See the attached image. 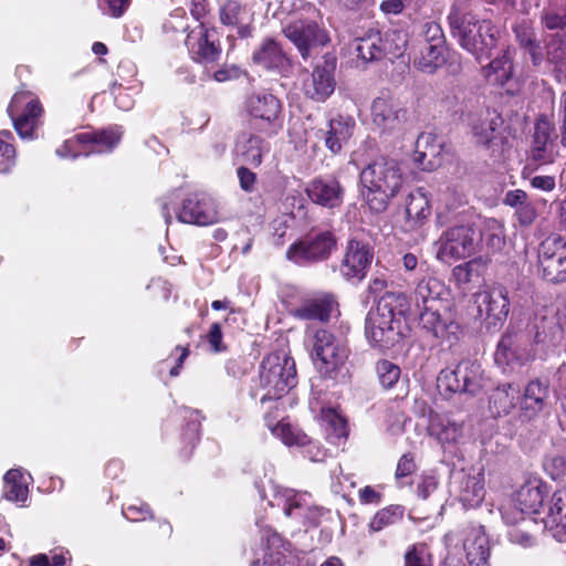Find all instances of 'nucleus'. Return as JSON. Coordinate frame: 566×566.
Segmentation results:
<instances>
[{"mask_svg": "<svg viewBox=\"0 0 566 566\" xmlns=\"http://www.w3.org/2000/svg\"><path fill=\"white\" fill-rule=\"evenodd\" d=\"M447 45L410 43L408 55L416 70L434 74L447 62Z\"/></svg>", "mask_w": 566, "mask_h": 566, "instance_id": "bb28decb", "label": "nucleus"}, {"mask_svg": "<svg viewBox=\"0 0 566 566\" xmlns=\"http://www.w3.org/2000/svg\"><path fill=\"white\" fill-rule=\"evenodd\" d=\"M310 356L323 379L335 380L348 360L347 342L326 328H318L308 340Z\"/></svg>", "mask_w": 566, "mask_h": 566, "instance_id": "423d86ee", "label": "nucleus"}, {"mask_svg": "<svg viewBox=\"0 0 566 566\" xmlns=\"http://www.w3.org/2000/svg\"><path fill=\"white\" fill-rule=\"evenodd\" d=\"M265 426L282 442L289 447H307L310 451L315 448L319 453V447L301 429L292 427L289 422H276V417H272L271 412L264 416Z\"/></svg>", "mask_w": 566, "mask_h": 566, "instance_id": "473e14b6", "label": "nucleus"}, {"mask_svg": "<svg viewBox=\"0 0 566 566\" xmlns=\"http://www.w3.org/2000/svg\"><path fill=\"white\" fill-rule=\"evenodd\" d=\"M354 128L355 120L353 118L337 115L327 122L325 128L317 130L316 137L324 143V146L333 156H337L352 138Z\"/></svg>", "mask_w": 566, "mask_h": 566, "instance_id": "b1692460", "label": "nucleus"}, {"mask_svg": "<svg viewBox=\"0 0 566 566\" xmlns=\"http://www.w3.org/2000/svg\"><path fill=\"white\" fill-rule=\"evenodd\" d=\"M198 28L199 35L190 43L189 54L193 62L207 67L219 62L222 46L216 28H208L203 22Z\"/></svg>", "mask_w": 566, "mask_h": 566, "instance_id": "412c9836", "label": "nucleus"}, {"mask_svg": "<svg viewBox=\"0 0 566 566\" xmlns=\"http://www.w3.org/2000/svg\"><path fill=\"white\" fill-rule=\"evenodd\" d=\"M322 419L327 426L329 436L336 439H346L348 437L347 419L338 413L336 409H323Z\"/></svg>", "mask_w": 566, "mask_h": 566, "instance_id": "603ef678", "label": "nucleus"}, {"mask_svg": "<svg viewBox=\"0 0 566 566\" xmlns=\"http://www.w3.org/2000/svg\"><path fill=\"white\" fill-rule=\"evenodd\" d=\"M534 139L545 140L554 144L557 138L556 127L554 120L545 114L539 115L534 124Z\"/></svg>", "mask_w": 566, "mask_h": 566, "instance_id": "6e6d98bb", "label": "nucleus"}, {"mask_svg": "<svg viewBox=\"0 0 566 566\" xmlns=\"http://www.w3.org/2000/svg\"><path fill=\"white\" fill-rule=\"evenodd\" d=\"M360 181L367 189L366 202L369 209L380 213L400 191L403 175L396 159L378 156L361 170Z\"/></svg>", "mask_w": 566, "mask_h": 566, "instance_id": "f03ea898", "label": "nucleus"}, {"mask_svg": "<svg viewBox=\"0 0 566 566\" xmlns=\"http://www.w3.org/2000/svg\"><path fill=\"white\" fill-rule=\"evenodd\" d=\"M417 470L416 455L412 452H406L398 460L395 478L397 481H401L411 476Z\"/></svg>", "mask_w": 566, "mask_h": 566, "instance_id": "052dcab7", "label": "nucleus"}, {"mask_svg": "<svg viewBox=\"0 0 566 566\" xmlns=\"http://www.w3.org/2000/svg\"><path fill=\"white\" fill-rule=\"evenodd\" d=\"M264 137L265 136L253 132L241 145V158L252 168L260 167L263 163L264 155L270 150V146Z\"/></svg>", "mask_w": 566, "mask_h": 566, "instance_id": "a19ab883", "label": "nucleus"}, {"mask_svg": "<svg viewBox=\"0 0 566 566\" xmlns=\"http://www.w3.org/2000/svg\"><path fill=\"white\" fill-rule=\"evenodd\" d=\"M520 389L512 382L499 385L491 394L489 407L494 417L507 416L516 407Z\"/></svg>", "mask_w": 566, "mask_h": 566, "instance_id": "f704fd0d", "label": "nucleus"}, {"mask_svg": "<svg viewBox=\"0 0 566 566\" xmlns=\"http://www.w3.org/2000/svg\"><path fill=\"white\" fill-rule=\"evenodd\" d=\"M317 15V9L308 4L303 12L294 13L282 30L305 61L311 56L313 50L329 42L327 31L316 20Z\"/></svg>", "mask_w": 566, "mask_h": 566, "instance_id": "0eeeda50", "label": "nucleus"}, {"mask_svg": "<svg viewBox=\"0 0 566 566\" xmlns=\"http://www.w3.org/2000/svg\"><path fill=\"white\" fill-rule=\"evenodd\" d=\"M336 60H325L317 64L302 82L303 94L317 103L325 102L335 91Z\"/></svg>", "mask_w": 566, "mask_h": 566, "instance_id": "dca6fc26", "label": "nucleus"}, {"mask_svg": "<svg viewBox=\"0 0 566 566\" xmlns=\"http://www.w3.org/2000/svg\"><path fill=\"white\" fill-rule=\"evenodd\" d=\"M547 495L548 486L546 483L539 480L527 481L516 491L514 503L522 513L536 514Z\"/></svg>", "mask_w": 566, "mask_h": 566, "instance_id": "c756f323", "label": "nucleus"}, {"mask_svg": "<svg viewBox=\"0 0 566 566\" xmlns=\"http://www.w3.org/2000/svg\"><path fill=\"white\" fill-rule=\"evenodd\" d=\"M381 33L379 31H371L356 40L355 51L364 63L379 61L384 59L385 49H381Z\"/></svg>", "mask_w": 566, "mask_h": 566, "instance_id": "37998d69", "label": "nucleus"}, {"mask_svg": "<svg viewBox=\"0 0 566 566\" xmlns=\"http://www.w3.org/2000/svg\"><path fill=\"white\" fill-rule=\"evenodd\" d=\"M307 505L304 494L294 493L286 497L284 514L289 517H298Z\"/></svg>", "mask_w": 566, "mask_h": 566, "instance_id": "69168bd1", "label": "nucleus"}, {"mask_svg": "<svg viewBox=\"0 0 566 566\" xmlns=\"http://www.w3.org/2000/svg\"><path fill=\"white\" fill-rule=\"evenodd\" d=\"M448 22L451 35L479 63L491 57L500 36L499 28L491 20H478L472 13L452 7Z\"/></svg>", "mask_w": 566, "mask_h": 566, "instance_id": "f257e3e1", "label": "nucleus"}, {"mask_svg": "<svg viewBox=\"0 0 566 566\" xmlns=\"http://www.w3.org/2000/svg\"><path fill=\"white\" fill-rule=\"evenodd\" d=\"M254 64L281 74L287 72L291 66V60L284 52L282 45L272 38L264 39L252 53Z\"/></svg>", "mask_w": 566, "mask_h": 566, "instance_id": "c85d7f7f", "label": "nucleus"}, {"mask_svg": "<svg viewBox=\"0 0 566 566\" xmlns=\"http://www.w3.org/2000/svg\"><path fill=\"white\" fill-rule=\"evenodd\" d=\"M185 418L187 422L180 436L182 443L180 452L184 458L188 459L191 457L196 446L200 441L201 421L205 417L200 411L189 409L187 410V416Z\"/></svg>", "mask_w": 566, "mask_h": 566, "instance_id": "4c0bfd02", "label": "nucleus"}, {"mask_svg": "<svg viewBox=\"0 0 566 566\" xmlns=\"http://www.w3.org/2000/svg\"><path fill=\"white\" fill-rule=\"evenodd\" d=\"M305 192L313 203L335 209L343 205L345 189L335 177H316L308 182Z\"/></svg>", "mask_w": 566, "mask_h": 566, "instance_id": "4be33fe9", "label": "nucleus"}, {"mask_svg": "<svg viewBox=\"0 0 566 566\" xmlns=\"http://www.w3.org/2000/svg\"><path fill=\"white\" fill-rule=\"evenodd\" d=\"M339 302L334 292L318 291L304 298L295 308L294 316L303 321L328 323L333 316L339 315Z\"/></svg>", "mask_w": 566, "mask_h": 566, "instance_id": "a211bd4d", "label": "nucleus"}, {"mask_svg": "<svg viewBox=\"0 0 566 566\" xmlns=\"http://www.w3.org/2000/svg\"><path fill=\"white\" fill-rule=\"evenodd\" d=\"M13 128L21 139L33 140L43 125L44 108L40 98L29 90L13 94L7 107Z\"/></svg>", "mask_w": 566, "mask_h": 566, "instance_id": "1a4fd4ad", "label": "nucleus"}, {"mask_svg": "<svg viewBox=\"0 0 566 566\" xmlns=\"http://www.w3.org/2000/svg\"><path fill=\"white\" fill-rule=\"evenodd\" d=\"M124 516L132 522H142L153 517V512L148 504H128L123 507Z\"/></svg>", "mask_w": 566, "mask_h": 566, "instance_id": "e2e57ef3", "label": "nucleus"}, {"mask_svg": "<svg viewBox=\"0 0 566 566\" xmlns=\"http://www.w3.org/2000/svg\"><path fill=\"white\" fill-rule=\"evenodd\" d=\"M3 497L10 502L24 503L29 490L22 472L18 469L9 470L3 476Z\"/></svg>", "mask_w": 566, "mask_h": 566, "instance_id": "c03bdc74", "label": "nucleus"}, {"mask_svg": "<svg viewBox=\"0 0 566 566\" xmlns=\"http://www.w3.org/2000/svg\"><path fill=\"white\" fill-rule=\"evenodd\" d=\"M375 251L366 240L358 238L348 239L338 270L347 282H361L371 266Z\"/></svg>", "mask_w": 566, "mask_h": 566, "instance_id": "4468645a", "label": "nucleus"}, {"mask_svg": "<svg viewBox=\"0 0 566 566\" xmlns=\"http://www.w3.org/2000/svg\"><path fill=\"white\" fill-rule=\"evenodd\" d=\"M531 154L533 160L541 165L552 164L555 159L554 144L533 138Z\"/></svg>", "mask_w": 566, "mask_h": 566, "instance_id": "4d7b16f0", "label": "nucleus"}, {"mask_svg": "<svg viewBox=\"0 0 566 566\" xmlns=\"http://www.w3.org/2000/svg\"><path fill=\"white\" fill-rule=\"evenodd\" d=\"M337 248V237L333 230L312 229L292 243L286 250V259L300 266L327 261Z\"/></svg>", "mask_w": 566, "mask_h": 566, "instance_id": "9d476101", "label": "nucleus"}, {"mask_svg": "<svg viewBox=\"0 0 566 566\" xmlns=\"http://www.w3.org/2000/svg\"><path fill=\"white\" fill-rule=\"evenodd\" d=\"M218 4L219 21L222 25L237 28L241 39L251 36L253 28L243 23L248 11L241 0H218Z\"/></svg>", "mask_w": 566, "mask_h": 566, "instance_id": "2f4dec72", "label": "nucleus"}, {"mask_svg": "<svg viewBox=\"0 0 566 566\" xmlns=\"http://www.w3.org/2000/svg\"><path fill=\"white\" fill-rule=\"evenodd\" d=\"M427 430L429 436L436 438L441 444L455 443L462 437V424L438 412L429 415Z\"/></svg>", "mask_w": 566, "mask_h": 566, "instance_id": "72a5a7b5", "label": "nucleus"}, {"mask_svg": "<svg viewBox=\"0 0 566 566\" xmlns=\"http://www.w3.org/2000/svg\"><path fill=\"white\" fill-rule=\"evenodd\" d=\"M406 219L411 229L423 224L431 214V206L428 197L420 190L411 192L406 199Z\"/></svg>", "mask_w": 566, "mask_h": 566, "instance_id": "58836bf2", "label": "nucleus"}, {"mask_svg": "<svg viewBox=\"0 0 566 566\" xmlns=\"http://www.w3.org/2000/svg\"><path fill=\"white\" fill-rule=\"evenodd\" d=\"M411 43L447 45L443 30L441 25L436 21H427L421 24L419 31L411 40Z\"/></svg>", "mask_w": 566, "mask_h": 566, "instance_id": "3c124183", "label": "nucleus"}, {"mask_svg": "<svg viewBox=\"0 0 566 566\" xmlns=\"http://www.w3.org/2000/svg\"><path fill=\"white\" fill-rule=\"evenodd\" d=\"M514 216L521 227H530L535 222L538 214L535 206L527 201L515 210Z\"/></svg>", "mask_w": 566, "mask_h": 566, "instance_id": "774afa93", "label": "nucleus"}, {"mask_svg": "<svg viewBox=\"0 0 566 566\" xmlns=\"http://www.w3.org/2000/svg\"><path fill=\"white\" fill-rule=\"evenodd\" d=\"M371 118L382 132H392L406 122L407 109L392 96L381 95L371 104Z\"/></svg>", "mask_w": 566, "mask_h": 566, "instance_id": "aec40b11", "label": "nucleus"}, {"mask_svg": "<svg viewBox=\"0 0 566 566\" xmlns=\"http://www.w3.org/2000/svg\"><path fill=\"white\" fill-rule=\"evenodd\" d=\"M533 342L544 348H556L565 339L566 311H556L535 318Z\"/></svg>", "mask_w": 566, "mask_h": 566, "instance_id": "6ab92c4d", "label": "nucleus"}, {"mask_svg": "<svg viewBox=\"0 0 566 566\" xmlns=\"http://www.w3.org/2000/svg\"><path fill=\"white\" fill-rule=\"evenodd\" d=\"M419 325L440 344H448L449 347L457 345L463 335L454 301L436 303L421 310Z\"/></svg>", "mask_w": 566, "mask_h": 566, "instance_id": "6e6552de", "label": "nucleus"}, {"mask_svg": "<svg viewBox=\"0 0 566 566\" xmlns=\"http://www.w3.org/2000/svg\"><path fill=\"white\" fill-rule=\"evenodd\" d=\"M379 312H385L394 318L403 316L410 308L408 296L402 292H385L377 302Z\"/></svg>", "mask_w": 566, "mask_h": 566, "instance_id": "49530a36", "label": "nucleus"}, {"mask_svg": "<svg viewBox=\"0 0 566 566\" xmlns=\"http://www.w3.org/2000/svg\"><path fill=\"white\" fill-rule=\"evenodd\" d=\"M405 512V506L400 504H390L378 510L367 524L368 535L373 536L387 527L400 523L403 520Z\"/></svg>", "mask_w": 566, "mask_h": 566, "instance_id": "ea45409f", "label": "nucleus"}, {"mask_svg": "<svg viewBox=\"0 0 566 566\" xmlns=\"http://www.w3.org/2000/svg\"><path fill=\"white\" fill-rule=\"evenodd\" d=\"M539 22L546 30H564L566 28V0H549L539 14Z\"/></svg>", "mask_w": 566, "mask_h": 566, "instance_id": "a18cd8bd", "label": "nucleus"}, {"mask_svg": "<svg viewBox=\"0 0 566 566\" xmlns=\"http://www.w3.org/2000/svg\"><path fill=\"white\" fill-rule=\"evenodd\" d=\"M512 30L515 41L520 48L531 44V42L537 38L535 29L527 20H523L522 22L514 24Z\"/></svg>", "mask_w": 566, "mask_h": 566, "instance_id": "680f3d73", "label": "nucleus"}, {"mask_svg": "<svg viewBox=\"0 0 566 566\" xmlns=\"http://www.w3.org/2000/svg\"><path fill=\"white\" fill-rule=\"evenodd\" d=\"M14 140L10 130H0V175L10 174L17 165L18 153Z\"/></svg>", "mask_w": 566, "mask_h": 566, "instance_id": "09e8293b", "label": "nucleus"}, {"mask_svg": "<svg viewBox=\"0 0 566 566\" xmlns=\"http://www.w3.org/2000/svg\"><path fill=\"white\" fill-rule=\"evenodd\" d=\"M396 323H399V319L385 312H379L376 307L367 314L365 322L366 337L375 346L387 348L395 342Z\"/></svg>", "mask_w": 566, "mask_h": 566, "instance_id": "393cba45", "label": "nucleus"}, {"mask_svg": "<svg viewBox=\"0 0 566 566\" xmlns=\"http://www.w3.org/2000/svg\"><path fill=\"white\" fill-rule=\"evenodd\" d=\"M482 375L479 364L471 360H461L454 369L446 368L438 376V388L446 395L471 394L482 388Z\"/></svg>", "mask_w": 566, "mask_h": 566, "instance_id": "ddd939ff", "label": "nucleus"}, {"mask_svg": "<svg viewBox=\"0 0 566 566\" xmlns=\"http://www.w3.org/2000/svg\"><path fill=\"white\" fill-rule=\"evenodd\" d=\"M296 385L297 373L292 357L280 352L263 357L259 367V387L264 391L260 398L262 406L282 400Z\"/></svg>", "mask_w": 566, "mask_h": 566, "instance_id": "7ed1b4c3", "label": "nucleus"}, {"mask_svg": "<svg viewBox=\"0 0 566 566\" xmlns=\"http://www.w3.org/2000/svg\"><path fill=\"white\" fill-rule=\"evenodd\" d=\"M403 566H433L432 554L423 543H415L403 554Z\"/></svg>", "mask_w": 566, "mask_h": 566, "instance_id": "864d4df0", "label": "nucleus"}, {"mask_svg": "<svg viewBox=\"0 0 566 566\" xmlns=\"http://www.w3.org/2000/svg\"><path fill=\"white\" fill-rule=\"evenodd\" d=\"M502 124L501 115L490 108L469 115V126L474 143L485 148H490L497 138V129Z\"/></svg>", "mask_w": 566, "mask_h": 566, "instance_id": "a878e982", "label": "nucleus"}, {"mask_svg": "<svg viewBox=\"0 0 566 566\" xmlns=\"http://www.w3.org/2000/svg\"><path fill=\"white\" fill-rule=\"evenodd\" d=\"M381 42L384 50V57H398L402 54L406 41L401 39L400 34L397 32H386L385 35H381Z\"/></svg>", "mask_w": 566, "mask_h": 566, "instance_id": "13d9d810", "label": "nucleus"}, {"mask_svg": "<svg viewBox=\"0 0 566 566\" xmlns=\"http://www.w3.org/2000/svg\"><path fill=\"white\" fill-rule=\"evenodd\" d=\"M210 346V352L213 354L224 353L228 346L223 343V333L221 324L214 322L210 325L209 332L203 337Z\"/></svg>", "mask_w": 566, "mask_h": 566, "instance_id": "bf43d9fd", "label": "nucleus"}, {"mask_svg": "<svg viewBox=\"0 0 566 566\" xmlns=\"http://www.w3.org/2000/svg\"><path fill=\"white\" fill-rule=\"evenodd\" d=\"M545 60L554 65L557 73H566V32L553 33L545 45Z\"/></svg>", "mask_w": 566, "mask_h": 566, "instance_id": "79ce46f5", "label": "nucleus"}, {"mask_svg": "<svg viewBox=\"0 0 566 566\" xmlns=\"http://www.w3.org/2000/svg\"><path fill=\"white\" fill-rule=\"evenodd\" d=\"M467 566H490V545L484 526L468 524L461 530Z\"/></svg>", "mask_w": 566, "mask_h": 566, "instance_id": "5701e85b", "label": "nucleus"}, {"mask_svg": "<svg viewBox=\"0 0 566 566\" xmlns=\"http://www.w3.org/2000/svg\"><path fill=\"white\" fill-rule=\"evenodd\" d=\"M491 263L489 256L479 255L452 269V276L458 285H465L482 279Z\"/></svg>", "mask_w": 566, "mask_h": 566, "instance_id": "e433bc0d", "label": "nucleus"}, {"mask_svg": "<svg viewBox=\"0 0 566 566\" xmlns=\"http://www.w3.org/2000/svg\"><path fill=\"white\" fill-rule=\"evenodd\" d=\"M548 397L549 381L541 378L531 379L521 396V416L526 420L535 419L546 408Z\"/></svg>", "mask_w": 566, "mask_h": 566, "instance_id": "cd10ccee", "label": "nucleus"}, {"mask_svg": "<svg viewBox=\"0 0 566 566\" xmlns=\"http://www.w3.org/2000/svg\"><path fill=\"white\" fill-rule=\"evenodd\" d=\"M479 314L484 317L488 329L499 328L510 312L509 292L503 285L491 286L475 294Z\"/></svg>", "mask_w": 566, "mask_h": 566, "instance_id": "2eb2a0df", "label": "nucleus"}, {"mask_svg": "<svg viewBox=\"0 0 566 566\" xmlns=\"http://www.w3.org/2000/svg\"><path fill=\"white\" fill-rule=\"evenodd\" d=\"M537 268L539 276L549 284L566 282V238L551 234L538 245Z\"/></svg>", "mask_w": 566, "mask_h": 566, "instance_id": "9b49d317", "label": "nucleus"}, {"mask_svg": "<svg viewBox=\"0 0 566 566\" xmlns=\"http://www.w3.org/2000/svg\"><path fill=\"white\" fill-rule=\"evenodd\" d=\"M243 109L253 132L272 138L283 130L284 104L270 90L249 93L244 98Z\"/></svg>", "mask_w": 566, "mask_h": 566, "instance_id": "39448f33", "label": "nucleus"}, {"mask_svg": "<svg viewBox=\"0 0 566 566\" xmlns=\"http://www.w3.org/2000/svg\"><path fill=\"white\" fill-rule=\"evenodd\" d=\"M478 243L476 231L473 226L449 227L439 239L438 256L442 261L467 259L475 253Z\"/></svg>", "mask_w": 566, "mask_h": 566, "instance_id": "f8f14e48", "label": "nucleus"}, {"mask_svg": "<svg viewBox=\"0 0 566 566\" xmlns=\"http://www.w3.org/2000/svg\"><path fill=\"white\" fill-rule=\"evenodd\" d=\"M513 57L510 49L502 51V54L493 59L482 67V75L488 83L496 86H504L513 76Z\"/></svg>", "mask_w": 566, "mask_h": 566, "instance_id": "c9c22d12", "label": "nucleus"}, {"mask_svg": "<svg viewBox=\"0 0 566 566\" xmlns=\"http://www.w3.org/2000/svg\"><path fill=\"white\" fill-rule=\"evenodd\" d=\"M485 489L482 479L473 475H468L463 479L459 499L464 506L475 507L484 499Z\"/></svg>", "mask_w": 566, "mask_h": 566, "instance_id": "de8ad7c7", "label": "nucleus"}, {"mask_svg": "<svg viewBox=\"0 0 566 566\" xmlns=\"http://www.w3.org/2000/svg\"><path fill=\"white\" fill-rule=\"evenodd\" d=\"M513 337L511 335H504L497 344L495 352V361L497 364H511L515 358V353L512 348Z\"/></svg>", "mask_w": 566, "mask_h": 566, "instance_id": "0e129e2a", "label": "nucleus"}, {"mask_svg": "<svg viewBox=\"0 0 566 566\" xmlns=\"http://www.w3.org/2000/svg\"><path fill=\"white\" fill-rule=\"evenodd\" d=\"M124 130L119 125L90 129L76 134L83 156L112 154L120 144Z\"/></svg>", "mask_w": 566, "mask_h": 566, "instance_id": "f3484780", "label": "nucleus"}, {"mask_svg": "<svg viewBox=\"0 0 566 566\" xmlns=\"http://www.w3.org/2000/svg\"><path fill=\"white\" fill-rule=\"evenodd\" d=\"M413 293L417 305L422 310L433 306L436 303L454 301L446 284L434 276L422 277L417 283Z\"/></svg>", "mask_w": 566, "mask_h": 566, "instance_id": "7c9ffc66", "label": "nucleus"}, {"mask_svg": "<svg viewBox=\"0 0 566 566\" xmlns=\"http://www.w3.org/2000/svg\"><path fill=\"white\" fill-rule=\"evenodd\" d=\"M69 552L54 553L50 559L46 554H38L30 558L28 566H66Z\"/></svg>", "mask_w": 566, "mask_h": 566, "instance_id": "338daca9", "label": "nucleus"}, {"mask_svg": "<svg viewBox=\"0 0 566 566\" xmlns=\"http://www.w3.org/2000/svg\"><path fill=\"white\" fill-rule=\"evenodd\" d=\"M179 195L176 190L158 199L161 214L167 224L172 221L170 208L179 222L206 227L219 221V212L211 197L203 192H191L181 199L177 206Z\"/></svg>", "mask_w": 566, "mask_h": 566, "instance_id": "20e7f679", "label": "nucleus"}, {"mask_svg": "<svg viewBox=\"0 0 566 566\" xmlns=\"http://www.w3.org/2000/svg\"><path fill=\"white\" fill-rule=\"evenodd\" d=\"M375 370L378 381L385 390L395 388L401 377L400 367L388 359H379L375 365Z\"/></svg>", "mask_w": 566, "mask_h": 566, "instance_id": "8fccbe9b", "label": "nucleus"}, {"mask_svg": "<svg viewBox=\"0 0 566 566\" xmlns=\"http://www.w3.org/2000/svg\"><path fill=\"white\" fill-rule=\"evenodd\" d=\"M548 517L552 523L566 527V488L557 490L552 495Z\"/></svg>", "mask_w": 566, "mask_h": 566, "instance_id": "5fc2aeb1", "label": "nucleus"}]
</instances>
